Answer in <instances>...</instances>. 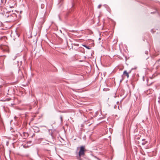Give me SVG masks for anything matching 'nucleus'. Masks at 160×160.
Here are the masks:
<instances>
[{
	"label": "nucleus",
	"mask_w": 160,
	"mask_h": 160,
	"mask_svg": "<svg viewBox=\"0 0 160 160\" xmlns=\"http://www.w3.org/2000/svg\"><path fill=\"white\" fill-rule=\"evenodd\" d=\"M86 151L85 147L84 146H81L80 148V150L78 152V155L77 156V158L79 160L81 159V157L84 156L85 155V152Z\"/></svg>",
	"instance_id": "obj_1"
},
{
	"label": "nucleus",
	"mask_w": 160,
	"mask_h": 160,
	"mask_svg": "<svg viewBox=\"0 0 160 160\" xmlns=\"http://www.w3.org/2000/svg\"><path fill=\"white\" fill-rule=\"evenodd\" d=\"M131 71L129 72H128L126 70H125L123 72L122 75V80H123L126 77H127V78H128L129 77V73H130Z\"/></svg>",
	"instance_id": "obj_2"
},
{
	"label": "nucleus",
	"mask_w": 160,
	"mask_h": 160,
	"mask_svg": "<svg viewBox=\"0 0 160 160\" xmlns=\"http://www.w3.org/2000/svg\"><path fill=\"white\" fill-rule=\"evenodd\" d=\"M18 77L20 78H22L23 77V74L21 70L19 69L18 70Z\"/></svg>",
	"instance_id": "obj_3"
},
{
	"label": "nucleus",
	"mask_w": 160,
	"mask_h": 160,
	"mask_svg": "<svg viewBox=\"0 0 160 160\" xmlns=\"http://www.w3.org/2000/svg\"><path fill=\"white\" fill-rule=\"evenodd\" d=\"M29 136V134L28 133L26 132H23L22 136L24 137V138H26L28 137Z\"/></svg>",
	"instance_id": "obj_4"
},
{
	"label": "nucleus",
	"mask_w": 160,
	"mask_h": 160,
	"mask_svg": "<svg viewBox=\"0 0 160 160\" xmlns=\"http://www.w3.org/2000/svg\"><path fill=\"white\" fill-rule=\"evenodd\" d=\"M33 129L34 131V132H38L40 131L39 128L37 127H34Z\"/></svg>",
	"instance_id": "obj_5"
},
{
	"label": "nucleus",
	"mask_w": 160,
	"mask_h": 160,
	"mask_svg": "<svg viewBox=\"0 0 160 160\" xmlns=\"http://www.w3.org/2000/svg\"><path fill=\"white\" fill-rule=\"evenodd\" d=\"M142 141H144L142 143V144L143 145H145L147 143V141H145L144 139H142Z\"/></svg>",
	"instance_id": "obj_6"
},
{
	"label": "nucleus",
	"mask_w": 160,
	"mask_h": 160,
	"mask_svg": "<svg viewBox=\"0 0 160 160\" xmlns=\"http://www.w3.org/2000/svg\"><path fill=\"white\" fill-rule=\"evenodd\" d=\"M17 62H18V65H19V64L20 65V66H21L22 65V61H18Z\"/></svg>",
	"instance_id": "obj_7"
},
{
	"label": "nucleus",
	"mask_w": 160,
	"mask_h": 160,
	"mask_svg": "<svg viewBox=\"0 0 160 160\" xmlns=\"http://www.w3.org/2000/svg\"><path fill=\"white\" fill-rule=\"evenodd\" d=\"M83 46L85 47L86 48H87L88 49H90V48H89V47H88L86 45H83Z\"/></svg>",
	"instance_id": "obj_8"
},
{
	"label": "nucleus",
	"mask_w": 160,
	"mask_h": 160,
	"mask_svg": "<svg viewBox=\"0 0 160 160\" xmlns=\"http://www.w3.org/2000/svg\"><path fill=\"white\" fill-rule=\"evenodd\" d=\"M4 0H1V3L2 4H5V2H4Z\"/></svg>",
	"instance_id": "obj_9"
},
{
	"label": "nucleus",
	"mask_w": 160,
	"mask_h": 160,
	"mask_svg": "<svg viewBox=\"0 0 160 160\" xmlns=\"http://www.w3.org/2000/svg\"><path fill=\"white\" fill-rule=\"evenodd\" d=\"M60 118L61 121V122H62V116H61L60 117Z\"/></svg>",
	"instance_id": "obj_10"
},
{
	"label": "nucleus",
	"mask_w": 160,
	"mask_h": 160,
	"mask_svg": "<svg viewBox=\"0 0 160 160\" xmlns=\"http://www.w3.org/2000/svg\"><path fill=\"white\" fill-rule=\"evenodd\" d=\"M145 53L146 54H148V51H145Z\"/></svg>",
	"instance_id": "obj_11"
},
{
	"label": "nucleus",
	"mask_w": 160,
	"mask_h": 160,
	"mask_svg": "<svg viewBox=\"0 0 160 160\" xmlns=\"http://www.w3.org/2000/svg\"><path fill=\"white\" fill-rule=\"evenodd\" d=\"M34 119V118H31V121H33Z\"/></svg>",
	"instance_id": "obj_12"
},
{
	"label": "nucleus",
	"mask_w": 160,
	"mask_h": 160,
	"mask_svg": "<svg viewBox=\"0 0 160 160\" xmlns=\"http://www.w3.org/2000/svg\"><path fill=\"white\" fill-rule=\"evenodd\" d=\"M101 5H98V8H101Z\"/></svg>",
	"instance_id": "obj_13"
},
{
	"label": "nucleus",
	"mask_w": 160,
	"mask_h": 160,
	"mask_svg": "<svg viewBox=\"0 0 160 160\" xmlns=\"http://www.w3.org/2000/svg\"><path fill=\"white\" fill-rule=\"evenodd\" d=\"M160 61V58L156 62V63H157V62H158Z\"/></svg>",
	"instance_id": "obj_14"
},
{
	"label": "nucleus",
	"mask_w": 160,
	"mask_h": 160,
	"mask_svg": "<svg viewBox=\"0 0 160 160\" xmlns=\"http://www.w3.org/2000/svg\"><path fill=\"white\" fill-rule=\"evenodd\" d=\"M7 0H5V3H6Z\"/></svg>",
	"instance_id": "obj_15"
},
{
	"label": "nucleus",
	"mask_w": 160,
	"mask_h": 160,
	"mask_svg": "<svg viewBox=\"0 0 160 160\" xmlns=\"http://www.w3.org/2000/svg\"><path fill=\"white\" fill-rule=\"evenodd\" d=\"M43 0H40V1H42Z\"/></svg>",
	"instance_id": "obj_16"
},
{
	"label": "nucleus",
	"mask_w": 160,
	"mask_h": 160,
	"mask_svg": "<svg viewBox=\"0 0 160 160\" xmlns=\"http://www.w3.org/2000/svg\"><path fill=\"white\" fill-rule=\"evenodd\" d=\"M26 156H27V157H28V155H26Z\"/></svg>",
	"instance_id": "obj_17"
}]
</instances>
